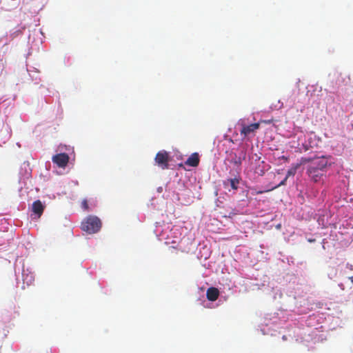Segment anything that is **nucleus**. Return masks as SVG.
<instances>
[{
    "label": "nucleus",
    "mask_w": 353,
    "mask_h": 353,
    "mask_svg": "<svg viewBox=\"0 0 353 353\" xmlns=\"http://www.w3.org/2000/svg\"><path fill=\"white\" fill-rule=\"evenodd\" d=\"M81 208L85 210H88L89 207H88V201L87 200L84 199L82 202H81Z\"/></svg>",
    "instance_id": "nucleus-13"
},
{
    "label": "nucleus",
    "mask_w": 353,
    "mask_h": 353,
    "mask_svg": "<svg viewBox=\"0 0 353 353\" xmlns=\"http://www.w3.org/2000/svg\"><path fill=\"white\" fill-rule=\"evenodd\" d=\"M301 164H308L307 174L314 183L320 182L325 176L328 165V160L324 157L314 158L301 157Z\"/></svg>",
    "instance_id": "nucleus-1"
},
{
    "label": "nucleus",
    "mask_w": 353,
    "mask_h": 353,
    "mask_svg": "<svg viewBox=\"0 0 353 353\" xmlns=\"http://www.w3.org/2000/svg\"><path fill=\"white\" fill-rule=\"evenodd\" d=\"M259 123H254L248 125H243L240 130V133L241 135H243L244 137H246L249 136L251 133H253L256 130H257L259 128Z\"/></svg>",
    "instance_id": "nucleus-6"
},
{
    "label": "nucleus",
    "mask_w": 353,
    "mask_h": 353,
    "mask_svg": "<svg viewBox=\"0 0 353 353\" xmlns=\"http://www.w3.org/2000/svg\"><path fill=\"white\" fill-rule=\"evenodd\" d=\"M44 205L40 200H37L32 203V212L40 217L43 212Z\"/></svg>",
    "instance_id": "nucleus-9"
},
{
    "label": "nucleus",
    "mask_w": 353,
    "mask_h": 353,
    "mask_svg": "<svg viewBox=\"0 0 353 353\" xmlns=\"http://www.w3.org/2000/svg\"><path fill=\"white\" fill-rule=\"evenodd\" d=\"M263 191H259V192H258L257 193H258V194H261V193H263Z\"/></svg>",
    "instance_id": "nucleus-17"
},
{
    "label": "nucleus",
    "mask_w": 353,
    "mask_h": 353,
    "mask_svg": "<svg viewBox=\"0 0 353 353\" xmlns=\"http://www.w3.org/2000/svg\"><path fill=\"white\" fill-rule=\"evenodd\" d=\"M52 162L59 168H65L69 161V157L66 153L57 154L52 157Z\"/></svg>",
    "instance_id": "nucleus-5"
},
{
    "label": "nucleus",
    "mask_w": 353,
    "mask_h": 353,
    "mask_svg": "<svg viewBox=\"0 0 353 353\" xmlns=\"http://www.w3.org/2000/svg\"><path fill=\"white\" fill-rule=\"evenodd\" d=\"M219 296V291L217 288H209L206 292L207 299L210 301H215Z\"/></svg>",
    "instance_id": "nucleus-8"
},
{
    "label": "nucleus",
    "mask_w": 353,
    "mask_h": 353,
    "mask_svg": "<svg viewBox=\"0 0 353 353\" xmlns=\"http://www.w3.org/2000/svg\"><path fill=\"white\" fill-rule=\"evenodd\" d=\"M349 279L350 280V281H351V282H352V283L353 284V276H350V277H349Z\"/></svg>",
    "instance_id": "nucleus-16"
},
{
    "label": "nucleus",
    "mask_w": 353,
    "mask_h": 353,
    "mask_svg": "<svg viewBox=\"0 0 353 353\" xmlns=\"http://www.w3.org/2000/svg\"><path fill=\"white\" fill-rule=\"evenodd\" d=\"M199 161L200 159L199 154L194 152L188 157L185 161V164L192 167H196L199 164Z\"/></svg>",
    "instance_id": "nucleus-7"
},
{
    "label": "nucleus",
    "mask_w": 353,
    "mask_h": 353,
    "mask_svg": "<svg viewBox=\"0 0 353 353\" xmlns=\"http://www.w3.org/2000/svg\"><path fill=\"white\" fill-rule=\"evenodd\" d=\"M288 179V178H287V177L285 176V179H284L283 181H281L279 183V184L276 187H279V186H281V185H285V183H286V181H287Z\"/></svg>",
    "instance_id": "nucleus-15"
},
{
    "label": "nucleus",
    "mask_w": 353,
    "mask_h": 353,
    "mask_svg": "<svg viewBox=\"0 0 353 353\" xmlns=\"http://www.w3.org/2000/svg\"><path fill=\"white\" fill-rule=\"evenodd\" d=\"M254 172L255 173L261 176L263 175V174L265 173L264 168H260V165L255 168Z\"/></svg>",
    "instance_id": "nucleus-12"
},
{
    "label": "nucleus",
    "mask_w": 353,
    "mask_h": 353,
    "mask_svg": "<svg viewBox=\"0 0 353 353\" xmlns=\"http://www.w3.org/2000/svg\"><path fill=\"white\" fill-rule=\"evenodd\" d=\"M154 161L161 169H168L170 161L168 152L165 150H161L158 152L154 158Z\"/></svg>",
    "instance_id": "nucleus-4"
},
{
    "label": "nucleus",
    "mask_w": 353,
    "mask_h": 353,
    "mask_svg": "<svg viewBox=\"0 0 353 353\" xmlns=\"http://www.w3.org/2000/svg\"><path fill=\"white\" fill-rule=\"evenodd\" d=\"M245 157L246 152L245 150H241L239 154L230 151L228 153L227 160L238 168L241 167L242 161L245 159Z\"/></svg>",
    "instance_id": "nucleus-3"
},
{
    "label": "nucleus",
    "mask_w": 353,
    "mask_h": 353,
    "mask_svg": "<svg viewBox=\"0 0 353 353\" xmlns=\"http://www.w3.org/2000/svg\"><path fill=\"white\" fill-rule=\"evenodd\" d=\"M303 164H301V161L299 163H297L296 164H293L292 167L288 170L286 177L289 178L291 176H294L296 173L297 170L300 168L301 165Z\"/></svg>",
    "instance_id": "nucleus-10"
},
{
    "label": "nucleus",
    "mask_w": 353,
    "mask_h": 353,
    "mask_svg": "<svg viewBox=\"0 0 353 353\" xmlns=\"http://www.w3.org/2000/svg\"><path fill=\"white\" fill-rule=\"evenodd\" d=\"M101 228V220L95 216H89L81 223L82 230L88 234H94Z\"/></svg>",
    "instance_id": "nucleus-2"
},
{
    "label": "nucleus",
    "mask_w": 353,
    "mask_h": 353,
    "mask_svg": "<svg viewBox=\"0 0 353 353\" xmlns=\"http://www.w3.org/2000/svg\"><path fill=\"white\" fill-rule=\"evenodd\" d=\"M227 183H230L232 189L236 190L238 189V185H239V179H236V178L229 179L227 180V181L224 182V184L226 185Z\"/></svg>",
    "instance_id": "nucleus-11"
},
{
    "label": "nucleus",
    "mask_w": 353,
    "mask_h": 353,
    "mask_svg": "<svg viewBox=\"0 0 353 353\" xmlns=\"http://www.w3.org/2000/svg\"><path fill=\"white\" fill-rule=\"evenodd\" d=\"M177 251H178V249L177 248L174 247V246H171L169 248V252H170V254H177Z\"/></svg>",
    "instance_id": "nucleus-14"
}]
</instances>
